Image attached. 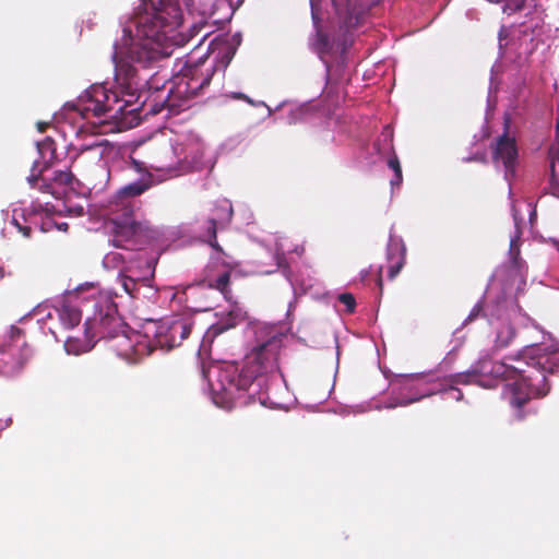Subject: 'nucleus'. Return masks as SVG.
I'll return each mask as SVG.
<instances>
[{
    "label": "nucleus",
    "mask_w": 559,
    "mask_h": 559,
    "mask_svg": "<svg viewBox=\"0 0 559 559\" xmlns=\"http://www.w3.org/2000/svg\"><path fill=\"white\" fill-rule=\"evenodd\" d=\"M2 277H3V273H2V271L0 270V280H2Z\"/></svg>",
    "instance_id": "nucleus-35"
},
{
    "label": "nucleus",
    "mask_w": 559,
    "mask_h": 559,
    "mask_svg": "<svg viewBox=\"0 0 559 559\" xmlns=\"http://www.w3.org/2000/svg\"><path fill=\"white\" fill-rule=\"evenodd\" d=\"M45 127H46V124H45V123H38V129H39V131H43Z\"/></svg>",
    "instance_id": "nucleus-30"
},
{
    "label": "nucleus",
    "mask_w": 559,
    "mask_h": 559,
    "mask_svg": "<svg viewBox=\"0 0 559 559\" xmlns=\"http://www.w3.org/2000/svg\"><path fill=\"white\" fill-rule=\"evenodd\" d=\"M340 301L345 305L347 311L352 312L355 308V299L350 294H342L338 297Z\"/></svg>",
    "instance_id": "nucleus-20"
},
{
    "label": "nucleus",
    "mask_w": 559,
    "mask_h": 559,
    "mask_svg": "<svg viewBox=\"0 0 559 559\" xmlns=\"http://www.w3.org/2000/svg\"><path fill=\"white\" fill-rule=\"evenodd\" d=\"M521 359L527 366H532L535 370L530 374H525V370L520 366H507L506 364H495L491 369L483 365L480 369L474 370L472 373L456 374L454 382L469 383L475 378V373L483 374L492 373L495 377L506 378L508 381L506 396L510 404L521 407L527 400L533 396H540L547 393L542 388L545 382L543 371H552L559 366V345L551 347L545 345H531L521 352Z\"/></svg>",
    "instance_id": "nucleus-2"
},
{
    "label": "nucleus",
    "mask_w": 559,
    "mask_h": 559,
    "mask_svg": "<svg viewBox=\"0 0 559 559\" xmlns=\"http://www.w3.org/2000/svg\"><path fill=\"white\" fill-rule=\"evenodd\" d=\"M389 276L394 278L403 267L405 247L399 238L390 237L388 245Z\"/></svg>",
    "instance_id": "nucleus-12"
},
{
    "label": "nucleus",
    "mask_w": 559,
    "mask_h": 559,
    "mask_svg": "<svg viewBox=\"0 0 559 559\" xmlns=\"http://www.w3.org/2000/svg\"><path fill=\"white\" fill-rule=\"evenodd\" d=\"M132 349L136 356H142L145 354H150L152 352L151 346H148L145 343H142L140 341H136V343L132 346Z\"/></svg>",
    "instance_id": "nucleus-19"
},
{
    "label": "nucleus",
    "mask_w": 559,
    "mask_h": 559,
    "mask_svg": "<svg viewBox=\"0 0 559 559\" xmlns=\"http://www.w3.org/2000/svg\"><path fill=\"white\" fill-rule=\"evenodd\" d=\"M516 241H518L516 237L511 238V241H510V251L511 252L518 247Z\"/></svg>",
    "instance_id": "nucleus-25"
},
{
    "label": "nucleus",
    "mask_w": 559,
    "mask_h": 559,
    "mask_svg": "<svg viewBox=\"0 0 559 559\" xmlns=\"http://www.w3.org/2000/svg\"><path fill=\"white\" fill-rule=\"evenodd\" d=\"M52 223L51 222H47L44 224V227H43V230L44 231H48L50 230V227H51Z\"/></svg>",
    "instance_id": "nucleus-26"
},
{
    "label": "nucleus",
    "mask_w": 559,
    "mask_h": 559,
    "mask_svg": "<svg viewBox=\"0 0 559 559\" xmlns=\"http://www.w3.org/2000/svg\"><path fill=\"white\" fill-rule=\"evenodd\" d=\"M450 393L452 394V397L457 401L462 397V393L459 390L451 389Z\"/></svg>",
    "instance_id": "nucleus-22"
},
{
    "label": "nucleus",
    "mask_w": 559,
    "mask_h": 559,
    "mask_svg": "<svg viewBox=\"0 0 559 559\" xmlns=\"http://www.w3.org/2000/svg\"><path fill=\"white\" fill-rule=\"evenodd\" d=\"M56 226L57 229L59 230H63L66 231L68 229V224L67 223H59V224H53Z\"/></svg>",
    "instance_id": "nucleus-24"
},
{
    "label": "nucleus",
    "mask_w": 559,
    "mask_h": 559,
    "mask_svg": "<svg viewBox=\"0 0 559 559\" xmlns=\"http://www.w3.org/2000/svg\"><path fill=\"white\" fill-rule=\"evenodd\" d=\"M516 156L518 151L514 140L507 135L501 136L497 143L495 159L503 164L507 174L512 170Z\"/></svg>",
    "instance_id": "nucleus-11"
},
{
    "label": "nucleus",
    "mask_w": 559,
    "mask_h": 559,
    "mask_svg": "<svg viewBox=\"0 0 559 559\" xmlns=\"http://www.w3.org/2000/svg\"><path fill=\"white\" fill-rule=\"evenodd\" d=\"M236 97L238 98H245V96L242 94H238Z\"/></svg>",
    "instance_id": "nucleus-31"
},
{
    "label": "nucleus",
    "mask_w": 559,
    "mask_h": 559,
    "mask_svg": "<svg viewBox=\"0 0 559 559\" xmlns=\"http://www.w3.org/2000/svg\"><path fill=\"white\" fill-rule=\"evenodd\" d=\"M337 14L344 15V22L347 27H353L357 23V15L362 11V4L358 5V0H331ZM311 14L314 23L319 20L318 5L319 0H310Z\"/></svg>",
    "instance_id": "nucleus-8"
},
{
    "label": "nucleus",
    "mask_w": 559,
    "mask_h": 559,
    "mask_svg": "<svg viewBox=\"0 0 559 559\" xmlns=\"http://www.w3.org/2000/svg\"><path fill=\"white\" fill-rule=\"evenodd\" d=\"M277 348L278 342L274 338L253 348L246 356L241 373L235 365L218 368L216 383L211 384L214 404L229 409L240 391L248 390L255 383L261 388L265 383V374L275 376Z\"/></svg>",
    "instance_id": "nucleus-3"
},
{
    "label": "nucleus",
    "mask_w": 559,
    "mask_h": 559,
    "mask_svg": "<svg viewBox=\"0 0 559 559\" xmlns=\"http://www.w3.org/2000/svg\"><path fill=\"white\" fill-rule=\"evenodd\" d=\"M502 31L499 33V40L501 41Z\"/></svg>",
    "instance_id": "nucleus-34"
},
{
    "label": "nucleus",
    "mask_w": 559,
    "mask_h": 559,
    "mask_svg": "<svg viewBox=\"0 0 559 559\" xmlns=\"http://www.w3.org/2000/svg\"><path fill=\"white\" fill-rule=\"evenodd\" d=\"M118 280H119L123 290L131 297H134L139 282L136 280H134L133 277L122 274V273L119 274Z\"/></svg>",
    "instance_id": "nucleus-16"
},
{
    "label": "nucleus",
    "mask_w": 559,
    "mask_h": 559,
    "mask_svg": "<svg viewBox=\"0 0 559 559\" xmlns=\"http://www.w3.org/2000/svg\"><path fill=\"white\" fill-rule=\"evenodd\" d=\"M59 180H60L61 182L70 183V181H71V176H70V174H63V175L59 178Z\"/></svg>",
    "instance_id": "nucleus-23"
},
{
    "label": "nucleus",
    "mask_w": 559,
    "mask_h": 559,
    "mask_svg": "<svg viewBox=\"0 0 559 559\" xmlns=\"http://www.w3.org/2000/svg\"><path fill=\"white\" fill-rule=\"evenodd\" d=\"M477 311H478V309L475 307V308L472 310V312H471V314H469L468 319H472L473 317H475Z\"/></svg>",
    "instance_id": "nucleus-29"
},
{
    "label": "nucleus",
    "mask_w": 559,
    "mask_h": 559,
    "mask_svg": "<svg viewBox=\"0 0 559 559\" xmlns=\"http://www.w3.org/2000/svg\"><path fill=\"white\" fill-rule=\"evenodd\" d=\"M48 329H49V331H50L55 336H57V328H56V326L50 325Z\"/></svg>",
    "instance_id": "nucleus-28"
},
{
    "label": "nucleus",
    "mask_w": 559,
    "mask_h": 559,
    "mask_svg": "<svg viewBox=\"0 0 559 559\" xmlns=\"http://www.w3.org/2000/svg\"><path fill=\"white\" fill-rule=\"evenodd\" d=\"M378 284H379L380 287L382 286V280L381 278H379Z\"/></svg>",
    "instance_id": "nucleus-32"
},
{
    "label": "nucleus",
    "mask_w": 559,
    "mask_h": 559,
    "mask_svg": "<svg viewBox=\"0 0 559 559\" xmlns=\"http://www.w3.org/2000/svg\"><path fill=\"white\" fill-rule=\"evenodd\" d=\"M243 319L245 312L242 309L236 304L230 305V309L226 313L223 312L221 319L207 329L204 334L203 342H212L215 336L230 328H234Z\"/></svg>",
    "instance_id": "nucleus-9"
},
{
    "label": "nucleus",
    "mask_w": 559,
    "mask_h": 559,
    "mask_svg": "<svg viewBox=\"0 0 559 559\" xmlns=\"http://www.w3.org/2000/svg\"><path fill=\"white\" fill-rule=\"evenodd\" d=\"M48 318L59 321L60 326L69 330L78 325L81 321V311L69 300H60L48 311Z\"/></svg>",
    "instance_id": "nucleus-10"
},
{
    "label": "nucleus",
    "mask_w": 559,
    "mask_h": 559,
    "mask_svg": "<svg viewBox=\"0 0 559 559\" xmlns=\"http://www.w3.org/2000/svg\"><path fill=\"white\" fill-rule=\"evenodd\" d=\"M205 144L193 133L180 135L173 143V153L183 171L203 167L205 165Z\"/></svg>",
    "instance_id": "nucleus-6"
},
{
    "label": "nucleus",
    "mask_w": 559,
    "mask_h": 559,
    "mask_svg": "<svg viewBox=\"0 0 559 559\" xmlns=\"http://www.w3.org/2000/svg\"><path fill=\"white\" fill-rule=\"evenodd\" d=\"M496 345L498 347H506L514 337V330L510 322L501 321L496 328Z\"/></svg>",
    "instance_id": "nucleus-15"
},
{
    "label": "nucleus",
    "mask_w": 559,
    "mask_h": 559,
    "mask_svg": "<svg viewBox=\"0 0 559 559\" xmlns=\"http://www.w3.org/2000/svg\"><path fill=\"white\" fill-rule=\"evenodd\" d=\"M421 384H423L421 379L406 378L404 389L408 390V391H416L418 393V395L412 396L408 399L399 400L395 403L390 404L389 407L406 406L411 403L421 400L423 397L430 396V395L441 391V389L423 390Z\"/></svg>",
    "instance_id": "nucleus-13"
},
{
    "label": "nucleus",
    "mask_w": 559,
    "mask_h": 559,
    "mask_svg": "<svg viewBox=\"0 0 559 559\" xmlns=\"http://www.w3.org/2000/svg\"><path fill=\"white\" fill-rule=\"evenodd\" d=\"M154 2L148 0L143 3V10L133 21L134 32L124 29L121 40L115 45L112 60L119 92L110 91L105 85H93L79 103L83 118L119 119L126 108L138 103L145 93L147 82L140 76V69L169 56L175 46L183 44L185 38L178 32L181 25L179 8L164 2L156 8Z\"/></svg>",
    "instance_id": "nucleus-1"
},
{
    "label": "nucleus",
    "mask_w": 559,
    "mask_h": 559,
    "mask_svg": "<svg viewBox=\"0 0 559 559\" xmlns=\"http://www.w3.org/2000/svg\"><path fill=\"white\" fill-rule=\"evenodd\" d=\"M34 179H35L34 177H29V178H28V181H29V182H33V180H34Z\"/></svg>",
    "instance_id": "nucleus-33"
},
{
    "label": "nucleus",
    "mask_w": 559,
    "mask_h": 559,
    "mask_svg": "<svg viewBox=\"0 0 559 559\" xmlns=\"http://www.w3.org/2000/svg\"><path fill=\"white\" fill-rule=\"evenodd\" d=\"M192 326V320L188 316H176L171 319L154 324V330L150 329L146 334L153 333L155 343L165 349H171L179 346L189 335Z\"/></svg>",
    "instance_id": "nucleus-7"
},
{
    "label": "nucleus",
    "mask_w": 559,
    "mask_h": 559,
    "mask_svg": "<svg viewBox=\"0 0 559 559\" xmlns=\"http://www.w3.org/2000/svg\"><path fill=\"white\" fill-rule=\"evenodd\" d=\"M12 222H13V224L19 228V230H20L21 233H23V235H24L25 237H28V236H29V233H31V228H29V227H22V226L17 223V221H16L15 218H13V221H12Z\"/></svg>",
    "instance_id": "nucleus-21"
},
{
    "label": "nucleus",
    "mask_w": 559,
    "mask_h": 559,
    "mask_svg": "<svg viewBox=\"0 0 559 559\" xmlns=\"http://www.w3.org/2000/svg\"><path fill=\"white\" fill-rule=\"evenodd\" d=\"M229 282V274L227 272L223 273L217 277L214 284H210V286L215 287L219 290L224 296H226V288Z\"/></svg>",
    "instance_id": "nucleus-18"
},
{
    "label": "nucleus",
    "mask_w": 559,
    "mask_h": 559,
    "mask_svg": "<svg viewBox=\"0 0 559 559\" xmlns=\"http://www.w3.org/2000/svg\"><path fill=\"white\" fill-rule=\"evenodd\" d=\"M146 189V186L141 182H134L123 187L119 191V198L123 206L129 211V203L124 200L130 197L140 195ZM110 230L114 234L112 243L116 247H127L128 242H143L151 237L152 230L146 224L135 222L129 212L123 218H114L110 223Z\"/></svg>",
    "instance_id": "nucleus-5"
},
{
    "label": "nucleus",
    "mask_w": 559,
    "mask_h": 559,
    "mask_svg": "<svg viewBox=\"0 0 559 559\" xmlns=\"http://www.w3.org/2000/svg\"><path fill=\"white\" fill-rule=\"evenodd\" d=\"M388 165L395 174L394 179L391 180V185L393 187L400 186V183L402 182V170L399 159L396 157L390 158Z\"/></svg>",
    "instance_id": "nucleus-17"
},
{
    "label": "nucleus",
    "mask_w": 559,
    "mask_h": 559,
    "mask_svg": "<svg viewBox=\"0 0 559 559\" xmlns=\"http://www.w3.org/2000/svg\"><path fill=\"white\" fill-rule=\"evenodd\" d=\"M116 255H117L116 253H110V254H108V255L106 257V262L108 263L109 261L115 260V259H116Z\"/></svg>",
    "instance_id": "nucleus-27"
},
{
    "label": "nucleus",
    "mask_w": 559,
    "mask_h": 559,
    "mask_svg": "<svg viewBox=\"0 0 559 559\" xmlns=\"http://www.w3.org/2000/svg\"><path fill=\"white\" fill-rule=\"evenodd\" d=\"M91 297L95 301V314L93 319H87L85 322L86 331L83 340H79L72 336L67 337L64 341V348L68 354L80 355L91 350L94 346L90 333L96 326L99 329V333H109L111 326H116L119 323L117 318V309L112 301V296L109 292L97 290L95 287Z\"/></svg>",
    "instance_id": "nucleus-4"
},
{
    "label": "nucleus",
    "mask_w": 559,
    "mask_h": 559,
    "mask_svg": "<svg viewBox=\"0 0 559 559\" xmlns=\"http://www.w3.org/2000/svg\"><path fill=\"white\" fill-rule=\"evenodd\" d=\"M233 216V207L231 204L224 200L219 203L217 206V213L215 214V217L211 221V230H212V238L215 239L216 236V223L219 224H227L230 222ZM211 246L213 248H218V245L216 240L211 241Z\"/></svg>",
    "instance_id": "nucleus-14"
}]
</instances>
